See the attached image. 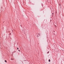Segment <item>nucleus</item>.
<instances>
[{"label":"nucleus","instance_id":"nucleus-3","mask_svg":"<svg viewBox=\"0 0 64 64\" xmlns=\"http://www.w3.org/2000/svg\"><path fill=\"white\" fill-rule=\"evenodd\" d=\"M5 62H7V61H6V60H5Z\"/></svg>","mask_w":64,"mask_h":64},{"label":"nucleus","instance_id":"nucleus-5","mask_svg":"<svg viewBox=\"0 0 64 64\" xmlns=\"http://www.w3.org/2000/svg\"><path fill=\"white\" fill-rule=\"evenodd\" d=\"M49 53V52H47V53L48 54Z\"/></svg>","mask_w":64,"mask_h":64},{"label":"nucleus","instance_id":"nucleus-6","mask_svg":"<svg viewBox=\"0 0 64 64\" xmlns=\"http://www.w3.org/2000/svg\"><path fill=\"white\" fill-rule=\"evenodd\" d=\"M18 51H19V52H20V50H18Z\"/></svg>","mask_w":64,"mask_h":64},{"label":"nucleus","instance_id":"nucleus-4","mask_svg":"<svg viewBox=\"0 0 64 64\" xmlns=\"http://www.w3.org/2000/svg\"><path fill=\"white\" fill-rule=\"evenodd\" d=\"M17 49H18V50L19 49V48H17Z\"/></svg>","mask_w":64,"mask_h":64},{"label":"nucleus","instance_id":"nucleus-1","mask_svg":"<svg viewBox=\"0 0 64 64\" xmlns=\"http://www.w3.org/2000/svg\"><path fill=\"white\" fill-rule=\"evenodd\" d=\"M39 36H40V35L39 34H38L37 36L38 37Z\"/></svg>","mask_w":64,"mask_h":64},{"label":"nucleus","instance_id":"nucleus-2","mask_svg":"<svg viewBox=\"0 0 64 64\" xmlns=\"http://www.w3.org/2000/svg\"><path fill=\"white\" fill-rule=\"evenodd\" d=\"M48 61L49 62H50V59Z\"/></svg>","mask_w":64,"mask_h":64}]
</instances>
